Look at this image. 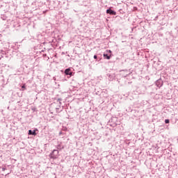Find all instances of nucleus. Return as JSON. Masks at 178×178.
I'll return each mask as SVG.
<instances>
[{"label":"nucleus","mask_w":178,"mask_h":178,"mask_svg":"<svg viewBox=\"0 0 178 178\" xmlns=\"http://www.w3.org/2000/svg\"><path fill=\"white\" fill-rule=\"evenodd\" d=\"M104 56L108 60L111 59V56H108V54H104Z\"/></svg>","instance_id":"20e7f679"},{"label":"nucleus","mask_w":178,"mask_h":178,"mask_svg":"<svg viewBox=\"0 0 178 178\" xmlns=\"http://www.w3.org/2000/svg\"><path fill=\"white\" fill-rule=\"evenodd\" d=\"M65 74H66V76H72L73 74L72 72H70V68L66 69L65 71Z\"/></svg>","instance_id":"f257e3e1"},{"label":"nucleus","mask_w":178,"mask_h":178,"mask_svg":"<svg viewBox=\"0 0 178 178\" xmlns=\"http://www.w3.org/2000/svg\"><path fill=\"white\" fill-rule=\"evenodd\" d=\"M170 122L169 120H165V123L168 124Z\"/></svg>","instance_id":"423d86ee"},{"label":"nucleus","mask_w":178,"mask_h":178,"mask_svg":"<svg viewBox=\"0 0 178 178\" xmlns=\"http://www.w3.org/2000/svg\"><path fill=\"white\" fill-rule=\"evenodd\" d=\"M2 169H3V170H5V168H3Z\"/></svg>","instance_id":"1a4fd4ad"},{"label":"nucleus","mask_w":178,"mask_h":178,"mask_svg":"<svg viewBox=\"0 0 178 178\" xmlns=\"http://www.w3.org/2000/svg\"><path fill=\"white\" fill-rule=\"evenodd\" d=\"M22 88H23V91H24V90H26V86L25 85L22 86Z\"/></svg>","instance_id":"39448f33"},{"label":"nucleus","mask_w":178,"mask_h":178,"mask_svg":"<svg viewBox=\"0 0 178 178\" xmlns=\"http://www.w3.org/2000/svg\"><path fill=\"white\" fill-rule=\"evenodd\" d=\"M29 134L31 136H36L37 134L35 133V131H32L31 130L29 131Z\"/></svg>","instance_id":"7ed1b4c3"},{"label":"nucleus","mask_w":178,"mask_h":178,"mask_svg":"<svg viewBox=\"0 0 178 178\" xmlns=\"http://www.w3.org/2000/svg\"><path fill=\"white\" fill-rule=\"evenodd\" d=\"M106 13H109V15H116V13L111 9L107 10Z\"/></svg>","instance_id":"f03ea898"},{"label":"nucleus","mask_w":178,"mask_h":178,"mask_svg":"<svg viewBox=\"0 0 178 178\" xmlns=\"http://www.w3.org/2000/svg\"><path fill=\"white\" fill-rule=\"evenodd\" d=\"M97 56L95 55L94 56V59H97Z\"/></svg>","instance_id":"0eeeda50"},{"label":"nucleus","mask_w":178,"mask_h":178,"mask_svg":"<svg viewBox=\"0 0 178 178\" xmlns=\"http://www.w3.org/2000/svg\"><path fill=\"white\" fill-rule=\"evenodd\" d=\"M108 52L111 54L112 51L111 50H109Z\"/></svg>","instance_id":"6e6552de"}]
</instances>
